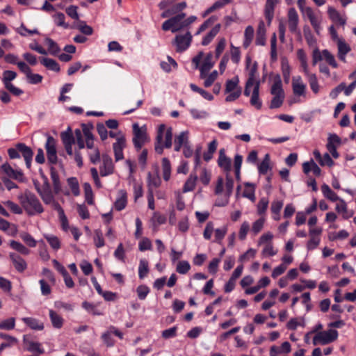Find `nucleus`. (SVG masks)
Instances as JSON below:
<instances>
[{
    "mask_svg": "<svg viewBox=\"0 0 356 356\" xmlns=\"http://www.w3.org/2000/svg\"><path fill=\"white\" fill-rule=\"evenodd\" d=\"M47 159L49 163L55 164L57 162L56 140L52 136H48L45 144Z\"/></svg>",
    "mask_w": 356,
    "mask_h": 356,
    "instance_id": "obj_11",
    "label": "nucleus"
},
{
    "mask_svg": "<svg viewBox=\"0 0 356 356\" xmlns=\"http://www.w3.org/2000/svg\"><path fill=\"white\" fill-rule=\"evenodd\" d=\"M270 155L266 154L261 163L258 165V171L259 174L265 175L268 170L270 169Z\"/></svg>",
    "mask_w": 356,
    "mask_h": 356,
    "instance_id": "obj_45",
    "label": "nucleus"
},
{
    "mask_svg": "<svg viewBox=\"0 0 356 356\" xmlns=\"http://www.w3.org/2000/svg\"><path fill=\"white\" fill-rule=\"evenodd\" d=\"M321 191L324 197L332 202L341 200L338 195L330 188V186L325 184L322 185Z\"/></svg>",
    "mask_w": 356,
    "mask_h": 356,
    "instance_id": "obj_39",
    "label": "nucleus"
},
{
    "mask_svg": "<svg viewBox=\"0 0 356 356\" xmlns=\"http://www.w3.org/2000/svg\"><path fill=\"white\" fill-rule=\"evenodd\" d=\"M213 59V55L211 53H209L204 61L202 65L200 67V79H204L206 78L207 74L209 72V71L213 67L214 62L212 60Z\"/></svg>",
    "mask_w": 356,
    "mask_h": 356,
    "instance_id": "obj_21",
    "label": "nucleus"
},
{
    "mask_svg": "<svg viewBox=\"0 0 356 356\" xmlns=\"http://www.w3.org/2000/svg\"><path fill=\"white\" fill-rule=\"evenodd\" d=\"M23 322L33 330H42L44 329L43 323L36 318L31 317H25L22 318Z\"/></svg>",
    "mask_w": 356,
    "mask_h": 356,
    "instance_id": "obj_33",
    "label": "nucleus"
},
{
    "mask_svg": "<svg viewBox=\"0 0 356 356\" xmlns=\"http://www.w3.org/2000/svg\"><path fill=\"white\" fill-rule=\"evenodd\" d=\"M44 41L46 44L48 46V51L49 54L52 55H56L60 52V48L58 47L57 43L55 42L53 40L47 38Z\"/></svg>",
    "mask_w": 356,
    "mask_h": 356,
    "instance_id": "obj_52",
    "label": "nucleus"
},
{
    "mask_svg": "<svg viewBox=\"0 0 356 356\" xmlns=\"http://www.w3.org/2000/svg\"><path fill=\"white\" fill-rule=\"evenodd\" d=\"M192 40V35L190 32L184 35H177L175 38V44L177 51H183L188 48Z\"/></svg>",
    "mask_w": 356,
    "mask_h": 356,
    "instance_id": "obj_10",
    "label": "nucleus"
},
{
    "mask_svg": "<svg viewBox=\"0 0 356 356\" xmlns=\"http://www.w3.org/2000/svg\"><path fill=\"white\" fill-rule=\"evenodd\" d=\"M134 182V200L137 201V200L141 197L143 195V185L141 183H138L135 179L133 181Z\"/></svg>",
    "mask_w": 356,
    "mask_h": 356,
    "instance_id": "obj_59",
    "label": "nucleus"
},
{
    "mask_svg": "<svg viewBox=\"0 0 356 356\" xmlns=\"http://www.w3.org/2000/svg\"><path fill=\"white\" fill-rule=\"evenodd\" d=\"M304 74L307 79L311 90L314 93L317 94L319 92L320 86L316 74L312 73L310 71Z\"/></svg>",
    "mask_w": 356,
    "mask_h": 356,
    "instance_id": "obj_28",
    "label": "nucleus"
},
{
    "mask_svg": "<svg viewBox=\"0 0 356 356\" xmlns=\"http://www.w3.org/2000/svg\"><path fill=\"white\" fill-rule=\"evenodd\" d=\"M162 171L163 177L165 181H168L170 179L171 175V164L168 159H162Z\"/></svg>",
    "mask_w": 356,
    "mask_h": 356,
    "instance_id": "obj_42",
    "label": "nucleus"
},
{
    "mask_svg": "<svg viewBox=\"0 0 356 356\" xmlns=\"http://www.w3.org/2000/svg\"><path fill=\"white\" fill-rule=\"evenodd\" d=\"M1 169L8 177L15 179H21L23 176L20 170H14L10 165L7 163L1 165Z\"/></svg>",
    "mask_w": 356,
    "mask_h": 356,
    "instance_id": "obj_30",
    "label": "nucleus"
},
{
    "mask_svg": "<svg viewBox=\"0 0 356 356\" xmlns=\"http://www.w3.org/2000/svg\"><path fill=\"white\" fill-rule=\"evenodd\" d=\"M191 270V265L188 261L181 260L177 262L176 271L181 275L186 274Z\"/></svg>",
    "mask_w": 356,
    "mask_h": 356,
    "instance_id": "obj_47",
    "label": "nucleus"
},
{
    "mask_svg": "<svg viewBox=\"0 0 356 356\" xmlns=\"http://www.w3.org/2000/svg\"><path fill=\"white\" fill-rule=\"evenodd\" d=\"M161 184V180L158 173L152 174L148 172L147 174V187L148 191H153L154 188H158Z\"/></svg>",
    "mask_w": 356,
    "mask_h": 356,
    "instance_id": "obj_29",
    "label": "nucleus"
},
{
    "mask_svg": "<svg viewBox=\"0 0 356 356\" xmlns=\"http://www.w3.org/2000/svg\"><path fill=\"white\" fill-rule=\"evenodd\" d=\"M41 63L50 70H52L54 72L60 71V66L58 63L52 58H43L41 60Z\"/></svg>",
    "mask_w": 356,
    "mask_h": 356,
    "instance_id": "obj_43",
    "label": "nucleus"
},
{
    "mask_svg": "<svg viewBox=\"0 0 356 356\" xmlns=\"http://www.w3.org/2000/svg\"><path fill=\"white\" fill-rule=\"evenodd\" d=\"M323 55L325 60L333 68H337L338 64L334 56L327 49L323 50Z\"/></svg>",
    "mask_w": 356,
    "mask_h": 356,
    "instance_id": "obj_54",
    "label": "nucleus"
},
{
    "mask_svg": "<svg viewBox=\"0 0 356 356\" xmlns=\"http://www.w3.org/2000/svg\"><path fill=\"white\" fill-rule=\"evenodd\" d=\"M83 189L85 193L86 201L89 204H93V198H92V188L88 183H85L83 184Z\"/></svg>",
    "mask_w": 356,
    "mask_h": 356,
    "instance_id": "obj_62",
    "label": "nucleus"
},
{
    "mask_svg": "<svg viewBox=\"0 0 356 356\" xmlns=\"http://www.w3.org/2000/svg\"><path fill=\"white\" fill-rule=\"evenodd\" d=\"M287 18L289 31L293 33L300 35V31L298 29L299 16L294 8L289 9Z\"/></svg>",
    "mask_w": 356,
    "mask_h": 356,
    "instance_id": "obj_9",
    "label": "nucleus"
},
{
    "mask_svg": "<svg viewBox=\"0 0 356 356\" xmlns=\"http://www.w3.org/2000/svg\"><path fill=\"white\" fill-rule=\"evenodd\" d=\"M275 7V6L266 2L264 13L265 17L268 20V25L270 24L271 21L273 18Z\"/></svg>",
    "mask_w": 356,
    "mask_h": 356,
    "instance_id": "obj_55",
    "label": "nucleus"
},
{
    "mask_svg": "<svg viewBox=\"0 0 356 356\" xmlns=\"http://www.w3.org/2000/svg\"><path fill=\"white\" fill-rule=\"evenodd\" d=\"M39 195L45 204H50L55 199L53 192L51 190L50 185L46 179L43 184V190L39 191Z\"/></svg>",
    "mask_w": 356,
    "mask_h": 356,
    "instance_id": "obj_20",
    "label": "nucleus"
},
{
    "mask_svg": "<svg viewBox=\"0 0 356 356\" xmlns=\"http://www.w3.org/2000/svg\"><path fill=\"white\" fill-rule=\"evenodd\" d=\"M218 76V72L216 70H213L209 75L207 74L206 78L204 79H205V81L204 82V86L206 88L210 87L214 83V81L217 79Z\"/></svg>",
    "mask_w": 356,
    "mask_h": 356,
    "instance_id": "obj_64",
    "label": "nucleus"
},
{
    "mask_svg": "<svg viewBox=\"0 0 356 356\" xmlns=\"http://www.w3.org/2000/svg\"><path fill=\"white\" fill-rule=\"evenodd\" d=\"M60 136L63 145H72L74 143V137L70 128H68L67 131L61 133Z\"/></svg>",
    "mask_w": 356,
    "mask_h": 356,
    "instance_id": "obj_53",
    "label": "nucleus"
},
{
    "mask_svg": "<svg viewBox=\"0 0 356 356\" xmlns=\"http://www.w3.org/2000/svg\"><path fill=\"white\" fill-rule=\"evenodd\" d=\"M148 272V261L145 259H140L138 266V276L140 279H143L147 275Z\"/></svg>",
    "mask_w": 356,
    "mask_h": 356,
    "instance_id": "obj_49",
    "label": "nucleus"
},
{
    "mask_svg": "<svg viewBox=\"0 0 356 356\" xmlns=\"http://www.w3.org/2000/svg\"><path fill=\"white\" fill-rule=\"evenodd\" d=\"M67 184L70 187L72 193L77 196L79 195V186L77 179L75 177H70L67 179Z\"/></svg>",
    "mask_w": 356,
    "mask_h": 356,
    "instance_id": "obj_61",
    "label": "nucleus"
},
{
    "mask_svg": "<svg viewBox=\"0 0 356 356\" xmlns=\"http://www.w3.org/2000/svg\"><path fill=\"white\" fill-rule=\"evenodd\" d=\"M327 14L330 19L334 23L343 26L346 24V19L340 15V13L334 8L329 7Z\"/></svg>",
    "mask_w": 356,
    "mask_h": 356,
    "instance_id": "obj_31",
    "label": "nucleus"
},
{
    "mask_svg": "<svg viewBox=\"0 0 356 356\" xmlns=\"http://www.w3.org/2000/svg\"><path fill=\"white\" fill-rule=\"evenodd\" d=\"M197 179L196 175L191 174L184 185L183 192L187 193L193 191L196 186Z\"/></svg>",
    "mask_w": 356,
    "mask_h": 356,
    "instance_id": "obj_41",
    "label": "nucleus"
},
{
    "mask_svg": "<svg viewBox=\"0 0 356 356\" xmlns=\"http://www.w3.org/2000/svg\"><path fill=\"white\" fill-rule=\"evenodd\" d=\"M133 129L134 135L133 138V143L134 147L138 150L147 140L146 131L145 129L140 127L137 124H134L133 125Z\"/></svg>",
    "mask_w": 356,
    "mask_h": 356,
    "instance_id": "obj_8",
    "label": "nucleus"
},
{
    "mask_svg": "<svg viewBox=\"0 0 356 356\" xmlns=\"http://www.w3.org/2000/svg\"><path fill=\"white\" fill-rule=\"evenodd\" d=\"M239 79L237 76L226 81L225 92L229 93L225 101L230 102L237 99L241 95V88L238 86Z\"/></svg>",
    "mask_w": 356,
    "mask_h": 356,
    "instance_id": "obj_4",
    "label": "nucleus"
},
{
    "mask_svg": "<svg viewBox=\"0 0 356 356\" xmlns=\"http://www.w3.org/2000/svg\"><path fill=\"white\" fill-rule=\"evenodd\" d=\"M49 314L53 327L56 329H60L63 325L64 319L52 309H49Z\"/></svg>",
    "mask_w": 356,
    "mask_h": 356,
    "instance_id": "obj_32",
    "label": "nucleus"
},
{
    "mask_svg": "<svg viewBox=\"0 0 356 356\" xmlns=\"http://www.w3.org/2000/svg\"><path fill=\"white\" fill-rule=\"evenodd\" d=\"M93 240L97 248H102L105 245L102 232L99 229H96L95 231Z\"/></svg>",
    "mask_w": 356,
    "mask_h": 356,
    "instance_id": "obj_58",
    "label": "nucleus"
},
{
    "mask_svg": "<svg viewBox=\"0 0 356 356\" xmlns=\"http://www.w3.org/2000/svg\"><path fill=\"white\" fill-rule=\"evenodd\" d=\"M51 179L54 186V192L58 194L61 191V184L59 175L54 168H51Z\"/></svg>",
    "mask_w": 356,
    "mask_h": 356,
    "instance_id": "obj_36",
    "label": "nucleus"
},
{
    "mask_svg": "<svg viewBox=\"0 0 356 356\" xmlns=\"http://www.w3.org/2000/svg\"><path fill=\"white\" fill-rule=\"evenodd\" d=\"M292 90L294 95L296 96H305L307 86L303 82L300 76H295L292 78Z\"/></svg>",
    "mask_w": 356,
    "mask_h": 356,
    "instance_id": "obj_13",
    "label": "nucleus"
},
{
    "mask_svg": "<svg viewBox=\"0 0 356 356\" xmlns=\"http://www.w3.org/2000/svg\"><path fill=\"white\" fill-rule=\"evenodd\" d=\"M127 204V193L124 190H120L118 192L117 198L114 202V209L117 211L123 210Z\"/></svg>",
    "mask_w": 356,
    "mask_h": 356,
    "instance_id": "obj_22",
    "label": "nucleus"
},
{
    "mask_svg": "<svg viewBox=\"0 0 356 356\" xmlns=\"http://www.w3.org/2000/svg\"><path fill=\"white\" fill-rule=\"evenodd\" d=\"M156 142L155 143V151L157 154H161L163 152V147L170 148L172 140V129L171 127L165 130V124H160L158 129Z\"/></svg>",
    "mask_w": 356,
    "mask_h": 356,
    "instance_id": "obj_3",
    "label": "nucleus"
},
{
    "mask_svg": "<svg viewBox=\"0 0 356 356\" xmlns=\"http://www.w3.org/2000/svg\"><path fill=\"white\" fill-rule=\"evenodd\" d=\"M297 57L300 62V65L302 68L303 72L305 73L306 72H309V70L307 63V55L302 49L297 50Z\"/></svg>",
    "mask_w": 356,
    "mask_h": 356,
    "instance_id": "obj_44",
    "label": "nucleus"
},
{
    "mask_svg": "<svg viewBox=\"0 0 356 356\" xmlns=\"http://www.w3.org/2000/svg\"><path fill=\"white\" fill-rule=\"evenodd\" d=\"M257 250L253 248L248 249L244 254L240 256L238 261L241 263L249 261L255 257Z\"/></svg>",
    "mask_w": 356,
    "mask_h": 356,
    "instance_id": "obj_63",
    "label": "nucleus"
},
{
    "mask_svg": "<svg viewBox=\"0 0 356 356\" xmlns=\"http://www.w3.org/2000/svg\"><path fill=\"white\" fill-rule=\"evenodd\" d=\"M254 31L252 26H248L244 31V40L243 42V46L245 49L249 47L250 44L252 43L253 36H254Z\"/></svg>",
    "mask_w": 356,
    "mask_h": 356,
    "instance_id": "obj_38",
    "label": "nucleus"
},
{
    "mask_svg": "<svg viewBox=\"0 0 356 356\" xmlns=\"http://www.w3.org/2000/svg\"><path fill=\"white\" fill-rule=\"evenodd\" d=\"M17 77V73L11 70H6L3 72L2 81L5 88L13 95L19 96L23 94V90L15 87L11 81Z\"/></svg>",
    "mask_w": 356,
    "mask_h": 356,
    "instance_id": "obj_6",
    "label": "nucleus"
},
{
    "mask_svg": "<svg viewBox=\"0 0 356 356\" xmlns=\"http://www.w3.org/2000/svg\"><path fill=\"white\" fill-rule=\"evenodd\" d=\"M266 29L264 21H260L256 31L255 44L264 46L266 43Z\"/></svg>",
    "mask_w": 356,
    "mask_h": 356,
    "instance_id": "obj_17",
    "label": "nucleus"
},
{
    "mask_svg": "<svg viewBox=\"0 0 356 356\" xmlns=\"http://www.w3.org/2000/svg\"><path fill=\"white\" fill-rule=\"evenodd\" d=\"M44 237L54 250L57 251L60 248L61 242L56 236L51 234H44Z\"/></svg>",
    "mask_w": 356,
    "mask_h": 356,
    "instance_id": "obj_37",
    "label": "nucleus"
},
{
    "mask_svg": "<svg viewBox=\"0 0 356 356\" xmlns=\"http://www.w3.org/2000/svg\"><path fill=\"white\" fill-rule=\"evenodd\" d=\"M220 24H216L209 33L202 39V44L204 46L208 45L213 39L216 36L220 30Z\"/></svg>",
    "mask_w": 356,
    "mask_h": 356,
    "instance_id": "obj_40",
    "label": "nucleus"
},
{
    "mask_svg": "<svg viewBox=\"0 0 356 356\" xmlns=\"http://www.w3.org/2000/svg\"><path fill=\"white\" fill-rule=\"evenodd\" d=\"M26 350L29 352L37 353L36 355H42L44 353V348L42 347V344L39 342L29 341L26 342Z\"/></svg>",
    "mask_w": 356,
    "mask_h": 356,
    "instance_id": "obj_34",
    "label": "nucleus"
},
{
    "mask_svg": "<svg viewBox=\"0 0 356 356\" xmlns=\"http://www.w3.org/2000/svg\"><path fill=\"white\" fill-rule=\"evenodd\" d=\"M175 143H179L181 146L188 145V136L187 131H182L175 137Z\"/></svg>",
    "mask_w": 356,
    "mask_h": 356,
    "instance_id": "obj_60",
    "label": "nucleus"
},
{
    "mask_svg": "<svg viewBox=\"0 0 356 356\" xmlns=\"http://www.w3.org/2000/svg\"><path fill=\"white\" fill-rule=\"evenodd\" d=\"M20 203L29 216H35L44 211L43 207L36 195L26 191L19 196Z\"/></svg>",
    "mask_w": 356,
    "mask_h": 356,
    "instance_id": "obj_2",
    "label": "nucleus"
},
{
    "mask_svg": "<svg viewBox=\"0 0 356 356\" xmlns=\"http://www.w3.org/2000/svg\"><path fill=\"white\" fill-rule=\"evenodd\" d=\"M0 229L11 236H15L17 233V227L15 224H12L1 218H0Z\"/></svg>",
    "mask_w": 356,
    "mask_h": 356,
    "instance_id": "obj_25",
    "label": "nucleus"
},
{
    "mask_svg": "<svg viewBox=\"0 0 356 356\" xmlns=\"http://www.w3.org/2000/svg\"><path fill=\"white\" fill-rule=\"evenodd\" d=\"M243 196L254 202L256 200L254 195V186L252 184L246 183L245 189L243 193Z\"/></svg>",
    "mask_w": 356,
    "mask_h": 356,
    "instance_id": "obj_46",
    "label": "nucleus"
},
{
    "mask_svg": "<svg viewBox=\"0 0 356 356\" xmlns=\"http://www.w3.org/2000/svg\"><path fill=\"white\" fill-rule=\"evenodd\" d=\"M231 164L232 161L229 157L226 156L225 149H220L219 150V156L218 159V166L220 168H222L225 172H226L227 174H229L232 167Z\"/></svg>",
    "mask_w": 356,
    "mask_h": 356,
    "instance_id": "obj_18",
    "label": "nucleus"
},
{
    "mask_svg": "<svg viewBox=\"0 0 356 356\" xmlns=\"http://www.w3.org/2000/svg\"><path fill=\"white\" fill-rule=\"evenodd\" d=\"M338 337V332L336 330H328L317 332L313 338V344L326 345L334 341Z\"/></svg>",
    "mask_w": 356,
    "mask_h": 356,
    "instance_id": "obj_5",
    "label": "nucleus"
},
{
    "mask_svg": "<svg viewBox=\"0 0 356 356\" xmlns=\"http://www.w3.org/2000/svg\"><path fill=\"white\" fill-rule=\"evenodd\" d=\"M230 57L234 64L239 63L241 60V51L238 47L234 46L232 44L230 45Z\"/></svg>",
    "mask_w": 356,
    "mask_h": 356,
    "instance_id": "obj_51",
    "label": "nucleus"
},
{
    "mask_svg": "<svg viewBox=\"0 0 356 356\" xmlns=\"http://www.w3.org/2000/svg\"><path fill=\"white\" fill-rule=\"evenodd\" d=\"M9 256L17 271L23 272L26 268V263L20 256L15 253H10Z\"/></svg>",
    "mask_w": 356,
    "mask_h": 356,
    "instance_id": "obj_27",
    "label": "nucleus"
},
{
    "mask_svg": "<svg viewBox=\"0 0 356 356\" xmlns=\"http://www.w3.org/2000/svg\"><path fill=\"white\" fill-rule=\"evenodd\" d=\"M0 336L3 339L7 340V341H4V343H2L0 345V351H2L6 348L13 346L17 343V339L13 337H11V336H9L7 334H1Z\"/></svg>",
    "mask_w": 356,
    "mask_h": 356,
    "instance_id": "obj_57",
    "label": "nucleus"
},
{
    "mask_svg": "<svg viewBox=\"0 0 356 356\" xmlns=\"http://www.w3.org/2000/svg\"><path fill=\"white\" fill-rule=\"evenodd\" d=\"M303 18H307L309 21L311 25L314 29L315 32L319 35L322 29L321 28V17L316 13L312 8L307 10L302 15Z\"/></svg>",
    "mask_w": 356,
    "mask_h": 356,
    "instance_id": "obj_7",
    "label": "nucleus"
},
{
    "mask_svg": "<svg viewBox=\"0 0 356 356\" xmlns=\"http://www.w3.org/2000/svg\"><path fill=\"white\" fill-rule=\"evenodd\" d=\"M10 245L13 249L15 250L16 251L22 254L27 255L30 252V250L19 242L11 241L10 243Z\"/></svg>",
    "mask_w": 356,
    "mask_h": 356,
    "instance_id": "obj_50",
    "label": "nucleus"
},
{
    "mask_svg": "<svg viewBox=\"0 0 356 356\" xmlns=\"http://www.w3.org/2000/svg\"><path fill=\"white\" fill-rule=\"evenodd\" d=\"M75 27L79 29L83 34L90 35L93 33V29L91 26L86 24V22L79 20Z\"/></svg>",
    "mask_w": 356,
    "mask_h": 356,
    "instance_id": "obj_48",
    "label": "nucleus"
},
{
    "mask_svg": "<svg viewBox=\"0 0 356 356\" xmlns=\"http://www.w3.org/2000/svg\"><path fill=\"white\" fill-rule=\"evenodd\" d=\"M187 6V4L185 1L177 3L174 6H172L170 8L164 10L161 16L163 18H167L169 17L171 15H175L181 11H182L184 9H185Z\"/></svg>",
    "mask_w": 356,
    "mask_h": 356,
    "instance_id": "obj_26",
    "label": "nucleus"
},
{
    "mask_svg": "<svg viewBox=\"0 0 356 356\" xmlns=\"http://www.w3.org/2000/svg\"><path fill=\"white\" fill-rule=\"evenodd\" d=\"M234 188V180L229 174L226 175V181H225V195L223 200H218L216 202V206L218 207H225L229 203V199L231 196Z\"/></svg>",
    "mask_w": 356,
    "mask_h": 356,
    "instance_id": "obj_12",
    "label": "nucleus"
},
{
    "mask_svg": "<svg viewBox=\"0 0 356 356\" xmlns=\"http://www.w3.org/2000/svg\"><path fill=\"white\" fill-rule=\"evenodd\" d=\"M340 203L336 205L335 209L339 213H342V216L344 219H348L353 216V212L348 211L346 203L343 200H339Z\"/></svg>",
    "mask_w": 356,
    "mask_h": 356,
    "instance_id": "obj_35",
    "label": "nucleus"
},
{
    "mask_svg": "<svg viewBox=\"0 0 356 356\" xmlns=\"http://www.w3.org/2000/svg\"><path fill=\"white\" fill-rule=\"evenodd\" d=\"M338 57L343 61L346 62V56L351 50L350 47L343 39H337Z\"/></svg>",
    "mask_w": 356,
    "mask_h": 356,
    "instance_id": "obj_23",
    "label": "nucleus"
},
{
    "mask_svg": "<svg viewBox=\"0 0 356 356\" xmlns=\"http://www.w3.org/2000/svg\"><path fill=\"white\" fill-rule=\"evenodd\" d=\"M100 175L105 177L113 173L114 165L112 159L107 154L102 155V164L99 168Z\"/></svg>",
    "mask_w": 356,
    "mask_h": 356,
    "instance_id": "obj_15",
    "label": "nucleus"
},
{
    "mask_svg": "<svg viewBox=\"0 0 356 356\" xmlns=\"http://www.w3.org/2000/svg\"><path fill=\"white\" fill-rule=\"evenodd\" d=\"M51 205L52 208L58 211L59 218L61 222L64 223V222L67 221V217L65 215L64 211L60 207V205L55 200V199L53 200V202H51L49 204Z\"/></svg>",
    "mask_w": 356,
    "mask_h": 356,
    "instance_id": "obj_56",
    "label": "nucleus"
},
{
    "mask_svg": "<svg viewBox=\"0 0 356 356\" xmlns=\"http://www.w3.org/2000/svg\"><path fill=\"white\" fill-rule=\"evenodd\" d=\"M184 28L185 27L183 21H179L175 16L165 21L162 24V29L163 31L170 30L172 33L177 32Z\"/></svg>",
    "mask_w": 356,
    "mask_h": 356,
    "instance_id": "obj_14",
    "label": "nucleus"
},
{
    "mask_svg": "<svg viewBox=\"0 0 356 356\" xmlns=\"http://www.w3.org/2000/svg\"><path fill=\"white\" fill-rule=\"evenodd\" d=\"M17 149L19 151L20 154L24 158L26 167L28 168H30L33 155V151L29 147L26 146L24 143L17 144Z\"/></svg>",
    "mask_w": 356,
    "mask_h": 356,
    "instance_id": "obj_19",
    "label": "nucleus"
},
{
    "mask_svg": "<svg viewBox=\"0 0 356 356\" xmlns=\"http://www.w3.org/2000/svg\"><path fill=\"white\" fill-rule=\"evenodd\" d=\"M259 88L260 81L257 79V64L254 63L249 70L243 94L246 97H250V104L257 110L262 107V101L259 98Z\"/></svg>",
    "mask_w": 356,
    "mask_h": 356,
    "instance_id": "obj_1",
    "label": "nucleus"
},
{
    "mask_svg": "<svg viewBox=\"0 0 356 356\" xmlns=\"http://www.w3.org/2000/svg\"><path fill=\"white\" fill-rule=\"evenodd\" d=\"M126 146V140L123 136L117 138V141L113 143V148L116 161L123 159V149Z\"/></svg>",
    "mask_w": 356,
    "mask_h": 356,
    "instance_id": "obj_16",
    "label": "nucleus"
},
{
    "mask_svg": "<svg viewBox=\"0 0 356 356\" xmlns=\"http://www.w3.org/2000/svg\"><path fill=\"white\" fill-rule=\"evenodd\" d=\"M270 93L273 96H284V92L282 88V83L280 75H276L273 79V83L270 88Z\"/></svg>",
    "mask_w": 356,
    "mask_h": 356,
    "instance_id": "obj_24",
    "label": "nucleus"
}]
</instances>
